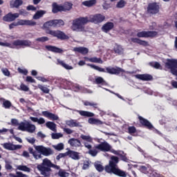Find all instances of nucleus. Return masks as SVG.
Segmentation results:
<instances>
[{"mask_svg": "<svg viewBox=\"0 0 177 177\" xmlns=\"http://www.w3.org/2000/svg\"><path fill=\"white\" fill-rule=\"evenodd\" d=\"M37 168L43 176H50V172L52 171L50 168L59 169L60 167L52 163L49 159L44 158L41 164L37 165Z\"/></svg>", "mask_w": 177, "mask_h": 177, "instance_id": "obj_1", "label": "nucleus"}, {"mask_svg": "<svg viewBox=\"0 0 177 177\" xmlns=\"http://www.w3.org/2000/svg\"><path fill=\"white\" fill-rule=\"evenodd\" d=\"M35 149L37 152L34 151V149L32 148H29V153H30V154H32L35 160H39V158H42V156H45V157H48V156H52V154H53L54 153L52 149L49 147H45L42 145L35 146Z\"/></svg>", "mask_w": 177, "mask_h": 177, "instance_id": "obj_2", "label": "nucleus"}, {"mask_svg": "<svg viewBox=\"0 0 177 177\" xmlns=\"http://www.w3.org/2000/svg\"><path fill=\"white\" fill-rule=\"evenodd\" d=\"M109 161V165L105 167L106 172L108 174H114L115 175H118V176L127 177V174L124 171L118 169L117 165L118 164V158L116 156H112Z\"/></svg>", "mask_w": 177, "mask_h": 177, "instance_id": "obj_3", "label": "nucleus"}, {"mask_svg": "<svg viewBox=\"0 0 177 177\" xmlns=\"http://www.w3.org/2000/svg\"><path fill=\"white\" fill-rule=\"evenodd\" d=\"M11 122L12 125H19L18 129L19 131L29 132V133H34L37 127L35 125L30 124L28 121L24 120L19 124L17 119H12Z\"/></svg>", "mask_w": 177, "mask_h": 177, "instance_id": "obj_4", "label": "nucleus"}, {"mask_svg": "<svg viewBox=\"0 0 177 177\" xmlns=\"http://www.w3.org/2000/svg\"><path fill=\"white\" fill-rule=\"evenodd\" d=\"M87 23H89L88 17H80L73 21L71 28L73 31L81 32L85 30V24Z\"/></svg>", "mask_w": 177, "mask_h": 177, "instance_id": "obj_5", "label": "nucleus"}, {"mask_svg": "<svg viewBox=\"0 0 177 177\" xmlns=\"http://www.w3.org/2000/svg\"><path fill=\"white\" fill-rule=\"evenodd\" d=\"M31 45V41L28 40H15L13 41L12 44L8 42H2L1 46H6V48H11L15 49L16 46H30Z\"/></svg>", "mask_w": 177, "mask_h": 177, "instance_id": "obj_6", "label": "nucleus"}, {"mask_svg": "<svg viewBox=\"0 0 177 177\" xmlns=\"http://www.w3.org/2000/svg\"><path fill=\"white\" fill-rule=\"evenodd\" d=\"M46 34H50V35H53V37H56L59 39H68V36L66 35V33L60 31V30H46Z\"/></svg>", "mask_w": 177, "mask_h": 177, "instance_id": "obj_7", "label": "nucleus"}, {"mask_svg": "<svg viewBox=\"0 0 177 177\" xmlns=\"http://www.w3.org/2000/svg\"><path fill=\"white\" fill-rule=\"evenodd\" d=\"M104 19H106V17L104 15H102V14H96L94 15H91L89 17L88 21H91V23H94L95 24H99V23H102V21H104Z\"/></svg>", "mask_w": 177, "mask_h": 177, "instance_id": "obj_8", "label": "nucleus"}, {"mask_svg": "<svg viewBox=\"0 0 177 177\" xmlns=\"http://www.w3.org/2000/svg\"><path fill=\"white\" fill-rule=\"evenodd\" d=\"M158 32L157 31H142L137 33L138 38H149L157 37Z\"/></svg>", "mask_w": 177, "mask_h": 177, "instance_id": "obj_9", "label": "nucleus"}, {"mask_svg": "<svg viewBox=\"0 0 177 177\" xmlns=\"http://www.w3.org/2000/svg\"><path fill=\"white\" fill-rule=\"evenodd\" d=\"M19 16H20L19 13L13 14L12 12H9L3 17V21L8 22L15 21L16 19L19 18Z\"/></svg>", "mask_w": 177, "mask_h": 177, "instance_id": "obj_10", "label": "nucleus"}, {"mask_svg": "<svg viewBox=\"0 0 177 177\" xmlns=\"http://www.w3.org/2000/svg\"><path fill=\"white\" fill-rule=\"evenodd\" d=\"M95 149L100 150L101 151H110L111 146L107 142H102L101 144L96 145Z\"/></svg>", "mask_w": 177, "mask_h": 177, "instance_id": "obj_11", "label": "nucleus"}, {"mask_svg": "<svg viewBox=\"0 0 177 177\" xmlns=\"http://www.w3.org/2000/svg\"><path fill=\"white\" fill-rule=\"evenodd\" d=\"M2 146L6 149V150H10V151L19 150L21 149V145H15L10 142H6V143L2 144Z\"/></svg>", "mask_w": 177, "mask_h": 177, "instance_id": "obj_12", "label": "nucleus"}, {"mask_svg": "<svg viewBox=\"0 0 177 177\" xmlns=\"http://www.w3.org/2000/svg\"><path fill=\"white\" fill-rule=\"evenodd\" d=\"M66 154L70 157V158H72V160H78L81 158L80 152H77L71 149H68Z\"/></svg>", "mask_w": 177, "mask_h": 177, "instance_id": "obj_13", "label": "nucleus"}, {"mask_svg": "<svg viewBox=\"0 0 177 177\" xmlns=\"http://www.w3.org/2000/svg\"><path fill=\"white\" fill-rule=\"evenodd\" d=\"M42 115L44 117H46V118H48L49 120H52L53 121H57V120H59V116L55 113H52L48 111H44L41 112Z\"/></svg>", "mask_w": 177, "mask_h": 177, "instance_id": "obj_14", "label": "nucleus"}, {"mask_svg": "<svg viewBox=\"0 0 177 177\" xmlns=\"http://www.w3.org/2000/svg\"><path fill=\"white\" fill-rule=\"evenodd\" d=\"M17 23L18 26H37V22L32 20L19 19Z\"/></svg>", "mask_w": 177, "mask_h": 177, "instance_id": "obj_15", "label": "nucleus"}, {"mask_svg": "<svg viewBox=\"0 0 177 177\" xmlns=\"http://www.w3.org/2000/svg\"><path fill=\"white\" fill-rule=\"evenodd\" d=\"M159 9L160 6H158V5H157L156 3L149 4L147 8L149 13L152 14L158 13Z\"/></svg>", "mask_w": 177, "mask_h": 177, "instance_id": "obj_16", "label": "nucleus"}, {"mask_svg": "<svg viewBox=\"0 0 177 177\" xmlns=\"http://www.w3.org/2000/svg\"><path fill=\"white\" fill-rule=\"evenodd\" d=\"M106 70V72L109 73V74H120V73H124V69L118 67H107Z\"/></svg>", "mask_w": 177, "mask_h": 177, "instance_id": "obj_17", "label": "nucleus"}, {"mask_svg": "<svg viewBox=\"0 0 177 177\" xmlns=\"http://www.w3.org/2000/svg\"><path fill=\"white\" fill-rule=\"evenodd\" d=\"M68 143L71 147H81V146H82L81 141L77 138H71L68 140Z\"/></svg>", "mask_w": 177, "mask_h": 177, "instance_id": "obj_18", "label": "nucleus"}, {"mask_svg": "<svg viewBox=\"0 0 177 177\" xmlns=\"http://www.w3.org/2000/svg\"><path fill=\"white\" fill-rule=\"evenodd\" d=\"M84 147H86V149H88V154H90V156H92V157H96V156H97V150L96 149H92V145H91V144L88 143V142H84Z\"/></svg>", "mask_w": 177, "mask_h": 177, "instance_id": "obj_19", "label": "nucleus"}, {"mask_svg": "<svg viewBox=\"0 0 177 177\" xmlns=\"http://www.w3.org/2000/svg\"><path fill=\"white\" fill-rule=\"evenodd\" d=\"M113 28L114 24H113V22H107L102 26V30L103 32H109V31H111Z\"/></svg>", "mask_w": 177, "mask_h": 177, "instance_id": "obj_20", "label": "nucleus"}, {"mask_svg": "<svg viewBox=\"0 0 177 177\" xmlns=\"http://www.w3.org/2000/svg\"><path fill=\"white\" fill-rule=\"evenodd\" d=\"M73 52L81 53L82 55H86L89 52V49L86 47H75L73 48Z\"/></svg>", "mask_w": 177, "mask_h": 177, "instance_id": "obj_21", "label": "nucleus"}, {"mask_svg": "<svg viewBox=\"0 0 177 177\" xmlns=\"http://www.w3.org/2000/svg\"><path fill=\"white\" fill-rule=\"evenodd\" d=\"M66 125L68 127H70L71 128H74V127H81V124L80 122H77V120H66Z\"/></svg>", "mask_w": 177, "mask_h": 177, "instance_id": "obj_22", "label": "nucleus"}, {"mask_svg": "<svg viewBox=\"0 0 177 177\" xmlns=\"http://www.w3.org/2000/svg\"><path fill=\"white\" fill-rule=\"evenodd\" d=\"M46 49L50 50V52H54V53H63V50L53 46H46Z\"/></svg>", "mask_w": 177, "mask_h": 177, "instance_id": "obj_23", "label": "nucleus"}, {"mask_svg": "<svg viewBox=\"0 0 177 177\" xmlns=\"http://www.w3.org/2000/svg\"><path fill=\"white\" fill-rule=\"evenodd\" d=\"M139 120H140V124H142V125H145L149 129H151V128H153V124H151V123H150L149 120L142 118V116H139Z\"/></svg>", "mask_w": 177, "mask_h": 177, "instance_id": "obj_24", "label": "nucleus"}, {"mask_svg": "<svg viewBox=\"0 0 177 177\" xmlns=\"http://www.w3.org/2000/svg\"><path fill=\"white\" fill-rule=\"evenodd\" d=\"M57 12H63V6L58 5L56 3H53V13H57Z\"/></svg>", "mask_w": 177, "mask_h": 177, "instance_id": "obj_25", "label": "nucleus"}, {"mask_svg": "<svg viewBox=\"0 0 177 177\" xmlns=\"http://www.w3.org/2000/svg\"><path fill=\"white\" fill-rule=\"evenodd\" d=\"M131 42H133L134 44H138L139 45H142L143 46H147V45H148L147 41L140 40L138 38H131Z\"/></svg>", "mask_w": 177, "mask_h": 177, "instance_id": "obj_26", "label": "nucleus"}, {"mask_svg": "<svg viewBox=\"0 0 177 177\" xmlns=\"http://www.w3.org/2000/svg\"><path fill=\"white\" fill-rule=\"evenodd\" d=\"M136 77L142 81H150V80L153 79V77L150 75H137Z\"/></svg>", "mask_w": 177, "mask_h": 177, "instance_id": "obj_27", "label": "nucleus"}, {"mask_svg": "<svg viewBox=\"0 0 177 177\" xmlns=\"http://www.w3.org/2000/svg\"><path fill=\"white\" fill-rule=\"evenodd\" d=\"M88 124H94V125H103V122H102L99 119H95L93 118H91L88 120Z\"/></svg>", "mask_w": 177, "mask_h": 177, "instance_id": "obj_28", "label": "nucleus"}, {"mask_svg": "<svg viewBox=\"0 0 177 177\" xmlns=\"http://www.w3.org/2000/svg\"><path fill=\"white\" fill-rule=\"evenodd\" d=\"M113 50L115 53H117L118 55H122V53H124V48L118 44L114 46Z\"/></svg>", "mask_w": 177, "mask_h": 177, "instance_id": "obj_29", "label": "nucleus"}, {"mask_svg": "<svg viewBox=\"0 0 177 177\" xmlns=\"http://www.w3.org/2000/svg\"><path fill=\"white\" fill-rule=\"evenodd\" d=\"M30 120L32 121L33 122H37L39 125H41L42 124H45L46 121L44 118H34V117H30Z\"/></svg>", "mask_w": 177, "mask_h": 177, "instance_id": "obj_30", "label": "nucleus"}, {"mask_svg": "<svg viewBox=\"0 0 177 177\" xmlns=\"http://www.w3.org/2000/svg\"><path fill=\"white\" fill-rule=\"evenodd\" d=\"M21 5H23V0H15L10 1L11 8H19V6H21Z\"/></svg>", "mask_w": 177, "mask_h": 177, "instance_id": "obj_31", "label": "nucleus"}, {"mask_svg": "<svg viewBox=\"0 0 177 177\" xmlns=\"http://www.w3.org/2000/svg\"><path fill=\"white\" fill-rule=\"evenodd\" d=\"M45 13H46V11L45 10L37 11L33 16L34 20H38V19H41V17H42Z\"/></svg>", "mask_w": 177, "mask_h": 177, "instance_id": "obj_32", "label": "nucleus"}, {"mask_svg": "<svg viewBox=\"0 0 177 177\" xmlns=\"http://www.w3.org/2000/svg\"><path fill=\"white\" fill-rule=\"evenodd\" d=\"M78 113L83 117H93L95 115V113L86 111H78Z\"/></svg>", "mask_w": 177, "mask_h": 177, "instance_id": "obj_33", "label": "nucleus"}, {"mask_svg": "<svg viewBox=\"0 0 177 177\" xmlns=\"http://www.w3.org/2000/svg\"><path fill=\"white\" fill-rule=\"evenodd\" d=\"M73 8V3L70 2H65L64 4L62 6V10L63 12H66L67 10H71Z\"/></svg>", "mask_w": 177, "mask_h": 177, "instance_id": "obj_34", "label": "nucleus"}, {"mask_svg": "<svg viewBox=\"0 0 177 177\" xmlns=\"http://www.w3.org/2000/svg\"><path fill=\"white\" fill-rule=\"evenodd\" d=\"M58 64H60V66H62L64 68H66V70H73V66L64 63V62L57 59Z\"/></svg>", "mask_w": 177, "mask_h": 177, "instance_id": "obj_35", "label": "nucleus"}, {"mask_svg": "<svg viewBox=\"0 0 177 177\" xmlns=\"http://www.w3.org/2000/svg\"><path fill=\"white\" fill-rule=\"evenodd\" d=\"M96 3V0H88L82 2V5L84 6H87V8H91V6H93Z\"/></svg>", "mask_w": 177, "mask_h": 177, "instance_id": "obj_36", "label": "nucleus"}, {"mask_svg": "<svg viewBox=\"0 0 177 177\" xmlns=\"http://www.w3.org/2000/svg\"><path fill=\"white\" fill-rule=\"evenodd\" d=\"M17 169H19V171H24V172H30L31 171V169L26 165H18Z\"/></svg>", "mask_w": 177, "mask_h": 177, "instance_id": "obj_37", "label": "nucleus"}, {"mask_svg": "<svg viewBox=\"0 0 177 177\" xmlns=\"http://www.w3.org/2000/svg\"><path fill=\"white\" fill-rule=\"evenodd\" d=\"M46 127H47V128H48L51 131H56V124L53 122H47L46 123Z\"/></svg>", "mask_w": 177, "mask_h": 177, "instance_id": "obj_38", "label": "nucleus"}, {"mask_svg": "<svg viewBox=\"0 0 177 177\" xmlns=\"http://www.w3.org/2000/svg\"><path fill=\"white\" fill-rule=\"evenodd\" d=\"M50 27H55L54 20L48 21L43 26V28H50Z\"/></svg>", "mask_w": 177, "mask_h": 177, "instance_id": "obj_39", "label": "nucleus"}, {"mask_svg": "<svg viewBox=\"0 0 177 177\" xmlns=\"http://www.w3.org/2000/svg\"><path fill=\"white\" fill-rule=\"evenodd\" d=\"M87 66H88L89 67H91V68H94V70H97V71H100V73H104V68L99 67L97 66L93 65V64H88Z\"/></svg>", "mask_w": 177, "mask_h": 177, "instance_id": "obj_40", "label": "nucleus"}, {"mask_svg": "<svg viewBox=\"0 0 177 177\" xmlns=\"http://www.w3.org/2000/svg\"><path fill=\"white\" fill-rule=\"evenodd\" d=\"M64 25V21L62 19H55L54 20V27H62Z\"/></svg>", "mask_w": 177, "mask_h": 177, "instance_id": "obj_41", "label": "nucleus"}, {"mask_svg": "<svg viewBox=\"0 0 177 177\" xmlns=\"http://www.w3.org/2000/svg\"><path fill=\"white\" fill-rule=\"evenodd\" d=\"M89 62L91 63H99L100 64H103V61L100 58H97L96 57L91 58Z\"/></svg>", "mask_w": 177, "mask_h": 177, "instance_id": "obj_42", "label": "nucleus"}, {"mask_svg": "<svg viewBox=\"0 0 177 177\" xmlns=\"http://www.w3.org/2000/svg\"><path fill=\"white\" fill-rule=\"evenodd\" d=\"M125 5H127V1L124 0H120L116 4V8L122 9V8H124Z\"/></svg>", "mask_w": 177, "mask_h": 177, "instance_id": "obj_43", "label": "nucleus"}, {"mask_svg": "<svg viewBox=\"0 0 177 177\" xmlns=\"http://www.w3.org/2000/svg\"><path fill=\"white\" fill-rule=\"evenodd\" d=\"M81 138L83 140H86V142H88L90 143H92L93 142V139H92V137H91V136H85L84 134H82L80 136Z\"/></svg>", "mask_w": 177, "mask_h": 177, "instance_id": "obj_44", "label": "nucleus"}, {"mask_svg": "<svg viewBox=\"0 0 177 177\" xmlns=\"http://www.w3.org/2000/svg\"><path fill=\"white\" fill-rule=\"evenodd\" d=\"M53 147L55 150H57L58 151H60L61 150H63L64 149V144L59 143L57 145H53Z\"/></svg>", "mask_w": 177, "mask_h": 177, "instance_id": "obj_45", "label": "nucleus"}, {"mask_svg": "<svg viewBox=\"0 0 177 177\" xmlns=\"http://www.w3.org/2000/svg\"><path fill=\"white\" fill-rule=\"evenodd\" d=\"M58 176L60 177H68L70 176V174L64 170L60 169L58 172Z\"/></svg>", "mask_w": 177, "mask_h": 177, "instance_id": "obj_46", "label": "nucleus"}, {"mask_svg": "<svg viewBox=\"0 0 177 177\" xmlns=\"http://www.w3.org/2000/svg\"><path fill=\"white\" fill-rule=\"evenodd\" d=\"M3 106L5 109H10V107H12V102L9 100H4L3 102Z\"/></svg>", "mask_w": 177, "mask_h": 177, "instance_id": "obj_47", "label": "nucleus"}, {"mask_svg": "<svg viewBox=\"0 0 177 177\" xmlns=\"http://www.w3.org/2000/svg\"><path fill=\"white\" fill-rule=\"evenodd\" d=\"M149 65L151 67H153V68H158L160 70H161V68H162V67L161 66V64H160V63H158V62H151V63H149Z\"/></svg>", "mask_w": 177, "mask_h": 177, "instance_id": "obj_48", "label": "nucleus"}, {"mask_svg": "<svg viewBox=\"0 0 177 177\" xmlns=\"http://www.w3.org/2000/svg\"><path fill=\"white\" fill-rule=\"evenodd\" d=\"M94 165H95V169H97V171H98L99 172H102V171H103L104 167L100 163L95 162Z\"/></svg>", "mask_w": 177, "mask_h": 177, "instance_id": "obj_49", "label": "nucleus"}, {"mask_svg": "<svg viewBox=\"0 0 177 177\" xmlns=\"http://www.w3.org/2000/svg\"><path fill=\"white\" fill-rule=\"evenodd\" d=\"M51 136L53 139H60V138H63V134H62V133H53Z\"/></svg>", "mask_w": 177, "mask_h": 177, "instance_id": "obj_50", "label": "nucleus"}, {"mask_svg": "<svg viewBox=\"0 0 177 177\" xmlns=\"http://www.w3.org/2000/svg\"><path fill=\"white\" fill-rule=\"evenodd\" d=\"M38 88H39V89L41 90V91L44 92V93H49V88H48L47 87H45L41 84L38 85Z\"/></svg>", "mask_w": 177, "mask_h": 177, "instance_id": "obj_51", "label": "nucleus"}, {"mask_svg": "<svg viewBox=\"0 0 177 177\" xmlns=\"http://www.w3.org/2000/svg\"><path fill=\"white\" fill-rule=\"evenodd\" d=\"M1 71L3 73V74L4 75H6V77H9V75H10V72L9 71V70H8V68H3L1 69Z\"/></svg>", "mask_w": 177, "mask_h": 177, "instance_id": "obj_52", "label": "nucleus"}, {"mask_svg": "<svg viewBox=\"0 0 177 177\" xmlns=\"http://www.w3.org/2000/svg\"><path fill=\"white\" fill-rule=\"evenodd\" d=\"M20 88H21V91H24V92H28V91L30 90V88H28V86H27L25 85L24 84H21Z\"/></svg>", "mask_w": 177, "mask_h": 177, "instance_id": "obj_53", "label": "nucleus"}, {"mask_svg": "<svg viewBox=\"0 0 177 177\" xmlns=\"http://www.w3.org/2000/svg\"><path fill=\"white\" fill-rule=\"evenodd\" d=\"M36 41H39V42H46V41H49V38L47 37H42L36 39Z\"/></svg>", "mask_w": 177, "mask_h": 177, "instance_id": "obj_54", "label": "nucleus"}, {"mask_svg": "<svg viewBox=\"0 0 177 177\" xmlns=\"http://www.w3.org/2000/svg\"><path fill=\"white\" fill-rule=\"evenodd\" d=\"M84 106H91L96 109V106H97V104L95 103V102H89L86 101L84 102Z\"/></svg>", "mask_w": 177, "mask_h": 177, "instance_id": "obj_55", "label": "nucleus"}, {"mask_svg": "<svg viewBox=\"0 0 177 177\" xmlns=\"http://www.w3.org/2000/svg\"><path fill=\"white\" fill-rule=\"evenodd\" d=\"M96 84H103L104 82V80L102 79V77H97L95 78Z\"/></svg>", "mask_w": 177, "mask_h": 177, "instance_id": "obj_56", "label": "nucleus"}, {"mask_svg": "<svg viewBox=\"0 0 177 177\" xmlns=\"http://www.w3.org/2000/svg\"><path fill=\"white\" fill-rule=\"evenodd\" d=\"M18 71L21 74H24V75H27V74L28 73V71L26 69H22V68H18Z\"/></svg>", "mask_w": 177, "mask_h": 177, "instance_id": "obj_57", "label": "nucleus"}, {"mask_svg": "<svg viewBox=\"0 0 177 177\" xmlns=\"http://www.w3.org/2000/svg\"><path fill=\"white\" fill-rule=\"evenodd\" d=\"M128 131L129 133H135V132H136V128H135V127H130Z\"/></svg>", "mask_w": 177, "mask_h": 177, "instance_id": "obj_58", "label": "nucleus"}, {"mask_svg": "<svg viewBox=\"0 0 177 177\" xmlns=\"http://www.w3.org/2000/svg\"><path fill=\"white\" fill-rule=\"evenodd\" d=\"M26 81L27 82L35 83V80L32 79L31 76H27Z\"/></svg>", "mask_w": 177, "mask_h": 177, "instance_id": "obj_59", "label": "nucleus"}, {"mask_svg": "<svg viewBox=\"0 0 177 177\" xmlns=\"http://www.w3.org/2000/svg\"><path fill=\"white\" fill-rule=\"evenodd\" d=\"M67 155V151L64 153H59L57 156V160H60V158H63V157H66Z\"/></svg>", "mask_w": 177, "mask_h": 177, "instance_id": "obj_60", "label": "nucleus"}, {"mask_svg": "<svg viewBox=\"0 0 177 177\" xmlns=\"http://www.w3.org/2000/svg\"><path fill=\"white\" fill-rule=\"evenodd\" d=\"M64 131L66 132V133H67L68 135H71V133H73V132H74L73 130H71V129H68V128H64Z\"/></svg>", "mask_w": 177, "mask_h": 177, "instance_id": "obj_61", "label": "nucleus"}, {"mask_svg": "<svg viewBox=\"0 0 177 177\" xmlns=\"http://www.w3.org/2000/svg\"><path fill=\"white\" fill-rule=\"evenodd\" d=\"M17 26H19L17 22H13L9 25V29L12 30L13 28L17 27Z\"/></svg>", "mask_w": 177, "mask_h": 177, "instance_id": "obj_62", "label": "nucleus"}, {"mask_svg": "<svg viewBox=\"0 0 177 177\" xmlns=\"http://www.w3.org/2000/svg\"><path fill=\"white\" fill-rule=\"evenodd\" d=\"M19 15H21L22 16H28V12L27 11H26L25 10H20Z\"/></svg>", "mask_w": 177, "mask_h": 177, "instance_id": "obj_63", "label": "nucleus"}, {"mask_svg": "<svg viewBox=\"0 0 177 177\" xmlns=\"http://www.w3.org/2000/svg\"><path fill=\"white\" fill-rule=\"evenodd\" d=\"M89 168V162H85L83 165L82 169H88Z\"/></svg>", "mask_w": 177, "mask_h": 177, "instance_id": "obj_64", "label": "nucleus"}]
</instances>
